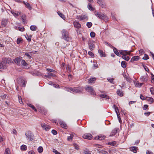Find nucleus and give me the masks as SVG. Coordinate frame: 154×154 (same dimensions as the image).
Returning a JSON list of instances; mask_svg holds the SVG:
<instances>
[{"instance_id": "nucleus-1", "label": "nucleus", "mask_w": 154, "mask_h": 154, "mask_svg": "<svg viewBox=\"0 0 154 154\" xmlns=\"http://www.w3.org/2000/svg\"><path fill=\"white\" fill-rule=\"evenodd\" d=\"M67 89L68 91H72L75 93H79L82 92L83 90V88L81 87H74L73 88L71 87H68L66 88Z\"/></svg>"}, {"instance_id": "nucleus-2", "label": "nucleus", "mask_w": 154, "mask_h": 154, "mask_svg": "<svg viewBox=\"0 0 154 154\" xmlns=\"http://www.w3.org/2000/svg\"><path fill=\"white\" fill-rule=\"evenodd\" d=\"M85 90L86 91L91 93V95H96V93L92 86L89 85L86 86L85 88Z\"/></svg>"}, {"instance_id": "nucleus-3", "label": "nucleus", "mask_w": 154, "mask_h": 154, "mask_svg": "<svg viewBox=\"0 0 154 154\" xmlns=\"http://www.w3.org/2000/svg\"><path fill=\"white\" fill-rule=\"evenodd\" d=\"M27 139L30 141L33 140L34 135L30 131H28L25 134Z\"/></svg>"}, {"instance_id": "nucleus-4", "label": "nucleus", "mask_w": 154, "mask_h": 154, "mask_svg": "<svg viewBox=\"0 0 154 154\" xmlns=\"http://www.w3.org/2000/svg\"><path fill=\"white\" fill-rule=\"evenodd\" d=\"M94 13L95 15L100 19L104 20L106 16L103 14H101L100 13L96 11H94Z\"/></svg>"}, {"instance_id": "nucleus-5", "label": "nucleus", "mask_w": 154, "mask_h": 154, "mask_svg": "<svg viewBox=\"0 0 154 154\" xmlns=\"http://www.w3.org/2000/svg\"><path fill=\"white\" fill-rule=\"evenodd\" d=\"M95 42L92 41H90L88 42V46L89 49L91 51L93 50L95 47Z\"/></svg>"}, {"instance_id": "nucleus-6", "label": "nucleus", "mask_w": 154, "mask_h": 154, "mask_svg": "<svg viewBox=\"0 0 154 154\" xmlns=\"http://www.w3.org/2000/svg\"><path fill=\"white\" fill-rule=\"evenodd\" d=\"M41 125L42 128L46 131H49L50 128V127L49 125H47L45 123H42Z\"/></svg>"}, {"instance_id": "nucleus-7", "label": "nucleus", "mask_w": 154, "mask_h": 154, "mask_svg": "<svg viewBox=\"0 0 154 154\" xmlns=\"http://www.w3.org/2000/svg\"><path fill=\"white\" fill-rule=\"evenodd\" d=\"M82 137L84 139L91 140L93 136L90 133H86L83 135Z\"/></svg>"}, {"instance_id": "nucleus-8", "label": "nucleus", "mask_w": 154, "mask_h": 154, "mask_svg": "<svg viewBox=\"0 0 154 154\" xmlns=\"http://www.w3.org/2000/svg\"><path fill=\"white\" fill-rule=\"evenodd\" d=\"M76 18L80 20H83L86 18H87V16L85 15H77Z\"/></svg>"}, {"instance_id": "nucleus-9", "label": "nucleus", "mask_w": 154, "mask_h": 154, "mask_svg": "<svg viewBox=\"0 0 154 154\" xmlns=\"http://www.w3.org/2000/svg\"><path fill=\"white\" fill-rule=\"evenodd\" d=\"M105 138V136L102 134L99 135L98 136L95 137V139L98 140H104Z\"/></svg>"}, {"instance_id": "nucleus-10", "label": "nucleus", "mask_w": 154, "mask_h": 154, "mask_svg": "<svg viewBox=\"0 0 154 154\" xmlns=\"http://www.w3.org/2000/svg\"><path fill=\"white\" fill-rule=\"evenodd\" d=\"M59 123L61 127L64 128L66 129L67 128V126L66 123L63 121L60 120L59 122Z\"/></svg>"}, {"instance_id": "nucleus-11", "label": "nucleus", "mask_w": 154, "mask_h": 154, "mask_svg": "<svg viewBox=\"0 0 154 154\" xmlns=\"http://www.w3.org/2000/svg\"><path fill=\"white\" fill-rule=\"evenodd\" d=\"M11 13L15 17H17L20 15L21 14V12L20 11H11Z\"/></svg>"}, {"instance_id": "nucleus-12", "label": "nucleus", "mask_w": 154, "mask_h": 154, "mask_svg": "<svg viewBox=\"0 0 154 154\" xmlns=\"http://www.w3.org/2000/svg\"><path fill=\"white\" fill-rule=\"evenodd\" d=\"M119 130V128H115L111 132L109 135V136H113L115 135L117 133V131Z\"/></svg>"}, {"instance_id": "nucleus-13", "label": "nucleus", "mask_w": 154, "mask_h": 154, "mask_svg": "<svg viewBox=\"0 0 154 154\" xmlns=\"http://www.w3.org/2000/svg\"><path fill=\"white\" fill-rule=\"evenodd\" d=\"M47 75H45L43 76V78H45L50 79L51 78V77L52 76H55V75H54L53 74L51 73H49V72H47Z\"/></svg>"}, {"instance_id": "nucleus-14", "label": "nucleus", "mask_w": 154, "mask_h": 154, "mask_svg": "<svg viewBox=\"0 0 154 154\" xmlns=\"http://www.w3.org/2000/svg\"><path fill=\"white\" fill-rule=\"evenodd\" d=\"M8 23V20L5 19H2L1 22V25L5 27L6 26Z\"/></svg>"}, {"instance_id": "nucleus-15", "label": "nucleus", "mask_w": 154, "mask_h": 154, "mask_svg": "<svg viewBox=\"0 0 154 154\" xmlns=\"http://www.w3.org/2000/svg\"><path fill=\"white\" fill-rule=\"evenodd\" d=\"M62 38L66 42H68L70 39L69 34L64 36H62Z\"/></svg>"}, {"instance_id": "nucleus-16", "label": "nucleus", "mask_w": 154, "mask_h": 154, "mask_svg": "<svg viewBox=\"0 0 154 154\" xmlns=\"http://www.w3.org/2000/svg\"><path fill=\"white\" fill-rule=\"evenodd\" d=\"M73 25L75 27L79 29L81 27V25L79 23V22L74 21L73 22Z\"/></svg>"}, {"instance_id": "nucleus-17", "label": "nucleus", "mask_w": 154, "mask_h": 154, "mask_svg": "<svg viewBox=\"0 0 154 154\" xmlns=\"http://www.w3.org/2000/svg\"><path fill=\"white\" fill-rule=\"evenodd\" d=\"M140 59V57L139 56H136L133 57L131 59L130 61L133 62L134 61H137Z\"/></svg>"}, {"instance_id": "nucleus-18", "label": "nucleus", "mask_w": 154, "mask_h": 154, "mask_svg": "<svg viewBox=\"0 0 154 154\" xmlns=\"http://www.w3.org/2000/svg\"><path fill=\"white\" fill-rule=\"evenodd\" d=\"M23 3L25 5V7L29 10H31L32 9V7L29 3L27 2H25L24 1H23Z\"/></svg>"}, {"instance_id": "nucleus-19", "label": "nucleus", "mask_w": 154, "mask_h": 154, "mask_svg": "<svg viewBox=\"0 0 154 154\" xmlns=\"http://www.w3.org/2000/svg\"><path fill=\"white\" fill-rule=\"evenodd\" d=\"M146 100L150 102V103H152L154 101V100L152 98L149 97H146Z\"/></svg>"}, {"instance_id": "nucleus-20", "label": "nucleus", "mask_w": 154, "mask_h": 154, "mask_svg": "<svg viewBox=\"0 0 154 154\" xmlns=\"http://www.w3.org/2000/svg\"><path fill=\"white\" fill-rule=\"evenodd\" d=\"M21 61V59L20 58L17 57L15 58L14 62L15 63L18 65H20V63Z\"/></svg>"}, {"instance_id": "nucleus-21", "label": "nucleus", "mask_w": 154, "mask_h": 154, "mask_svg": "<svg viewBox=\"0 0 154 154\" xmlns=\"http://www.w3.org/2000/svg\"><path fill=\"white\" fill-rule=\"evenodd\" d=\"M119 54H121L122 56H123V55L125 54H130V53L129 52H128V51H122L121 50L120 51H119Z\"/></svg>"}, {"instance_id": "nucleus-22", "label": "nucleus", "mask_w": 154, "mask_h": 154, "mask_svg": "<svg viewBox=\"0 0 154 154\" xmlns=\"http://www.w3.org/2000/svg\"><path fill=\"white\" fill-rule=\"evenodd\" d=\"M62 36L69 34L68 32L66 29H63L61 31Z\"/></svg>"}, {"instance_id": "nucleus-23", "label": "nucleus", "mask_w": 154, "mask_h": 154, "mask_svg": "<svg viewBox=\"0 0 154 154\" xmlns=\"http://www.w3.org/2000/svg\"><path fill=\"white\" fill-rule=\"evenodd\" d=\"M128 54H125L122 56V58L125 60L128 61L130 59V58L127 56Z\"/></svg>"}, {"instance_id": "nucleus-24", "label": "nucleus", "mask_w": 154, "mask_h": 154, "mask_svg": "<svg viewBox=\"0 0 154 154\" xmlns=\"http://www.w3.org/2000/svg\"><path fill=\"white\" fill-rule=\"evenodd\" d=\"M113 51L114 53L117 56H120V54L119 53L118 50L117 48L115 47L113 48Z\"/></svg>"}, {"instance_id": "nucleus-25", "label": "nucleus", "mask_w": 154, "mask_h": 154, "mask_svg": "<svg viewBox=\"0 0 154 154\" xmlns=\"http://www.w3.org/2000/svg\"><path fill=\"white\" fill-rule=\"evenodd\" d=\"M96 79L95 77H93L90 78L88 79V83H92L95 81Z\"/></svg>"}, {"instance_id": "nucleus-26", "label": "nucleus", "mask_w": 154, "mask_h": 154, "mask_svg": "<svg viewBox=\"0 0 154 154\" xmlns=\"http://www.w3.org/2000/svg\"><path fill=\"white\" fill-rule=\"evenodd\" d=\"M9 60H8L6 58H4L2 59V61L5 65L7 63H9Z\"/></svg>"}, {"instance_id": "nucleus-27", "label": "nucleus", "mask_w": 154, "mask_h": 154, "mask_svg": "<svg viewBox=\"0 0 154 154\" xmlns=\"http://www.w3.org/2000/svg\"><path fill=\"white\" fill-rule=\"evenodd\" d=\"M98 53L100 54L101 57H105L106 56L105 53H104L101 50H98Z\"/></svg>"}, {"instance_id": "nucleus-28", "label": "nucleus", "mask_w": 154, "mask_h": 154, "mask_svg": "<svg viewBox=\"0 0 154 154\" xmlns=\"http://www.w3.org/2000/svg\"><path fill=\"white\" fill-rule=\"evenodd\" d=\"M57 14L59 15L62 19L64 20H65L66 18L64 14H63L62 13H61L60 11H59L57 12Z\"/></svg>"}, {"instance_id": "nucleus-29", "label": "nucleus", "mask_w": 154, "mask_h": 154, "mask_svg": "<svg viewBox=\"0 0 154 154\" xmlns=\"http://www.w3.org/2000/svg\"><path fill=\"white\" fill-rule=\"evenodd\" d=\"M137 147H132L130 148V149L134 153L137 152Z\"/></svg>"}, {"instance_id": "nucleus-30", "label": "nucleus", "mask_w": 154, "mask_h": 154, "mask_svg": "<svg viewBox=\"0 0 154 154\" xmlns=\"http://www.w3.org/2000/svg\"><path fill=\"white\" fill-rule=\"evenodd\" d=\"M97 2L102 8H103L105 7V5L103 4V2L101 0H97Z\"/></svg>"}, {"instance_id": "nucleus-31", "label": "nucleus", "mask_w": 154, "mask_h": 154, "mask_svg": "<svg viewBox=\"0 0 154 154\" xmlns=\"http://www.w3.org/2000/svg\"><path fill=\"white\" fill-rule=\"evenodd\" d=\"M83 154H91L90 151H89L88 149H85L83 150Z\"/></svg>"}, {"instance_id": "nucleus-32", "label": "nucleus", "mask_w": 154, "mask_h": 154, "mask_svg": "<svg viewBox=\"0 0 154 154\" xmlns=\"http://www.w3.org/2000/svg\"><path fill=\"white\" fill-rule=\"evenodd\" d=\"M114 79L113 78H108L107 79V80L109 82L114 84L115 82L114 81Z\"/></svg>"}, {"instance_id": "nucleus-33", "label": "nucleus", "mask_w": 154, "mask_h": 154, "mask_svg": "<svg viewBox=\"0 0 154 154\" xmlns=\"http://www.w3.org/2000/svg\"><path fill=\"white\" fill-rule=\"evenodd\" d=\"M27 105L29 106L31 108L35 111L37 112V110L36 109L35 107L32 105L31 104H30V103H29V104H27Z\"/></svg>"}, {"instance_id": "nucleus-34", "label": "nucleus", "mask_w": 154, "mask_h": 154, "mask_svg": "<svg viewBox=\"0 0 154 154\" xmlns=\"http://www.w3.org/2000/svg\"><path fill=\"white\" fill-rule=\"evenodd\" d=\"M141 79L142 82H146L148 80V78L146 76H142Z\"/></svg>"}, {"instance_id": "nucleus-35", "label": "nucleus", "mask_w": 154, "mask_h": 154, "mask_svg": "<svg viewBox=\"0 0 154 154\" xmlns=\"http://www.w3.org/2000/svg\"><path fill=\"white\" fill-rule=\"evenodd\" d=\"M100 97L102 98H103L106 99H109V97L106 95L104 94H101L99 95Z\"/></svg>"}, {"instance_id": "nucleus-36", "label": "nucleus", "mask_w": 154, "mask_h": 154, "mask_svg": "<svg viewBox=\"0 0 154 154\" xmlns=\"http://www.w3.org/2000/svg\"><path fill=\"white\" fill-rule=\"evenodd\" d=\"M117 94L120 96H123V92L121 91L119 89H118L117 91Z\"/></svg>"}, {"instance_id": "nucleus-37", "label": "nucleus", "mask_w": 154, "mask_h": 154, "mask_svg": "<svg viewBox=\"0 0 154 154\" xmlns=\"http://www.w3.org/2000/svg\"><path fill=\"white\" fill-rule=\"evenodd\" d=\"M74 136V134L72 133L70 134V136H69L67 137V140L68 141H70V140H72Z\"/></svg>"}, {"instance_id": "nucleus-38", "label": "nucleus", "mask_w": 154, "mask_h": 154, "mask_svg": "<svg viewBox=\"0 0 154 154\" xmlns=\"http://www.w3.org/2000/svg\"><path fill=\"white\" fill-rule=\"evenodd\" d=\"M88 9L90 10L93 11L94 10V8L92 7V5L90 3L88 4Z\"/></svg>"}, {"instance_id": "nucleus-39", "label": "nucleus", "mask_w": 154, "mask_h": 154, "mask_svg": "<svg viewBox=\"0 0 154 154\" xmlns=\"http://www.w3.org/2000/svg\"><path fill=\"white\" fill-rule=\"evenodd\" d=\"M126 62L125 61H122L121 63V66L123 68H126Z\"/></svg>"}, {"instance_id": "nucleus-40", "label": "nucleus", "mask_w": 154, "mask_h": 154, "mask_svg": "<svg viewBox=\"0 0 154 154\" xmlns=\"http://www.w3.org/2000/svg\"><path fill=\"white\" fill-rule=\"evenodd\" d=\"M20 62L21 64L24 66H26L27 65V63H26L25 60H23L21 59V61Z\"/></svg>"}, {"instance_id": "nucleus-41", "label": "nucleus", "mask_w": 154, "mask_h": 154, "mask_svg": "<svg viewBox=\"0 0 154 154\" xmlns=\"http://www.w3.org/2000/svg\"><path fill=\"white\" fill-rule=\"evenodd\" d=\"M143 84V83H139L137 82L135 83V85L136 87H141Z\"/></svg>"}, {"instance_id": "nucleus-42", "label": "nucleus", "mask_w": 154, "mask_h": 154, "mask_svg": "<svg viewBox=\"0 0 154 154\" xmlns=\"http://www.w3.org/2000/svg\"><path fill=\"white\" fill-rule=\"evenodd\" d=\"M5 66V64H3L2 61H0V69H3Z\"/></svg>"}, {"instance_id": "nucleus-43", "label": "nucleus", "mask_w": 154, "mask_h": 154, "mask_svg": "<svg viewBox=\"0 0 154 154\" xmlns=\"http://www.w3.org/2000/svg\"><path fill=\"white\" fill-rule=\"evenodd\" d=\"M30 29L32 31L36 30L37 29V27L35 26L32 25L30 27Z\"/></svg>"}, {"instance_id": "nucleus-44", "label": "nucleus", "mask_w": 154, "mask_h": 154, "mask_svg": "<svg viewBox=\"0 0 154 154\" xmlns=\"http://www.w3.org/2000/svg\"><path fill=\"white\" fill-rule=\"evenodd\" d=\"M20 148L22 150H26L27 149V146L25 145H23L21 146Z\"/></svg>"}, {"instance_id": "nucleus-45", "label": "nucleus", "mask_w": 154, "mask_h": 154, "mask_svg": "<svg viewBox=\"0 0 154 154\" xmlns=\"http://www.w3.org/2000/svg\"><path fill=\"white\" fill-rule=\"evenodd\" d=\"M124 78L128 82H131V79L129 77H128V76H126L125 75H124Z\"/></svg>"}, {"instance_id": "nucleus-46", "label": "nucleus", "mask_w": 154, "mask_h": 154, "mask_svg": "<svg viewBox=\"0 0 154 154\" xmlns=\"http://www.w3.org/2000/svg\"><path fill=\"white\" fill-rule=\"evenodd\" d=\"M116 143V142L115 141L109 142L108 143V145H111L112 146H115Z\"/></svg>"}, {"instance_id": "nucleus-47", "label": "nucleus", "mask_w": 154, "mask_h": 154, "mask_svg": "<svg viewBox=\"0 0 154 154\" xmlns=\"http://www.w3.org/2000/svg\"><path fill=\"white\" fill-rule=\"evenodd\" d=\"M38 151L39 153H41L43 151V149L42 147L39 146L38 149Z\"/></svg>"}, {"instance_id": "nucleus-48", "label": "nucleus", "mask_w": 154, "mask_h": 154, "mask_svg": "<svg viewBox=\"0 0 154 154\" xmlns=\"http://www.w3.org/2000/svg\"><path fill=\"white\" fill-rule=\"evenodd\" d=\"M92 25V24L91 22H88L87 23L86 25L88 28H91Z\"/></svg>"}, {"instance_id": "nucleus-49", "label": "nucleus", "mask_w": 154, "mask_h": 154, "mask_svg": "<svg viewBox=\"0 0 154 154\" xmlns=\"http://www.w3.org/2000/svg\"><path fill=\"white\" fill-rule=\"evenodd\" d=\"M149 59V57L148 55L145 54L144 57L142 59L145 60H147Z\"/></svg>"}, {"instance_id": "nucleus-50", "label": "nucleus", "mask_w": 154, "mask_h": 154, "mask_svg": "<svg viewBox=\"0 0 154 154\" xmlns=\"http://www.w3.org/2000/svg\"><path fill=\"white\" fill-rule=\"evenodd\" d=\"M5 154H10V152L8 148H7L5 149Z\"/></svg>"}, {"instance_id": "nucleus-51", "label": "nucleus", "mask_w": 154, "mask_h": 154, "mask_svg": "<svg viewBox=\"0 0 154 154\" xmlns=\"http://www.w3.org/2000/svg\"><path fill=\"white\" fill-rule=\"evenodd\" d=\"M113 107L114 108L115 110V111L116 114L118 113L117 112V111H119V109H118V107L115 105H113Z\"/></svg>"}, {"instance_id": "nucleus-52", "label": "nucleus", "mask_w": 154, "mask_h": 154, "mask_svg": "<svg viewBox=\"0 0 154 154\" xmlns=\"http://www.w3.org/2000/svg\"><path fill=\"white\" fill-rule=\"evenodd\" d=\"M19 101L20 104H23V102L22 99V98L20 96H19L18 97Z\"/></svg>"}, {"instance_id": "nucleus-53", "label": "nucleus", "mask_w": 154, "mask_h": 154, "mask_svg": "<svg viewBox=\"0 0 154 154\" xmlns=\"http://www.w3.org/2000/svg\"><path fill=\"white\" fill-rule=\"evenodd\" d=\"M22 41V39L21 38H17V43L18 44H20V42Z\"/></svg>"}, {"instance_id": "nucleus-54", "label": "nucleus", "mask_w": 154, "mask_h": 154, "mask_svg": "<svg viewBox=\"0 0 154 154\" xmlns=\"http://www.w3.org/2000/svg\"><path fill=\"white\" fill-rule=\"evenodd\" d=\"M61 45L62 47L64 48L67 46L68 45V44L67 43H66V44L62 43Z\"/></svg>"}, {"instance_id": "nucleus-55", "label": "nucleus", "mask_w": 154, "mask_h": 154, "mask_svg": "<svg viewBox=\"0 0 154 154\" xmlns=\"http://www.w3.org/2000/svg\"><path fill=\"white\" fill-rule=\"evenodd\" d=\"M90 35L91 36L92 38H93V37H94L95 35V33L93 32H91L90 33Z\"/></svg>"}, {"instance_id": "nucleus-56", "label": "nucleus", "mask_w": 154, "mask_h": 154, "mask_svg": "<svg viewBox=\"0 0 154 154\" xmlns=\"http://www.w3.org/2000/svg\"><path fill=\"white\" fill-rule=\"evenodd\" d=\"M17 29L21 31H24L25 29L23 27H18V29Z\"/></svg>"}, {"instance_id": "nucleus-57", "label": "nucleus", "mask_w": 154, "mask_h": 154, "mask_svg": "<svg viewBox=\"0 0 154 154\" xmlns=\"http://www.w3.org/2000/svg\"><path fill=\"white\" fill-rule=\"evenodd\" d=\"M143 66L145 70L148 72H149V69L145 65H143Z\"/></svg>"}, {"instance_id": "nucleus-58", "label": "nucleus", "mask_w": 154, "mask_h": 154, "mask_svg": "<svg viewBox=\"0 0 154 154\" xmlns=\"http://www.w3.org/2000/svg\"><path fill=\"white\" fill-rule=\"evenodd\" d=\"M51 133L54 135H56L57 133V131L54 130H52L51 131Z\"/></svg>"}, {"instance_id": "nucleus-59", "label": "nucleus", "mask_w": 154, "mask_h": 154, "mask_svg": "<svg viewBox=\"0 0 154 154\" xmlns=\"http://www.w3.org/2000/svg\"><path fill=\"white\" fill-rule=\"evenodd\" d=\"M88 54L91 57H94V54L91 51H90L88 52Z\"/></svg>"}, {"instance_id": "nucleus-60", "label": "nucleus", "mask_w": 154, "mask_h": 154, "mask_svg": "<svg viewBox=\"0 0 154 154\" xmlns=\"http://www.w3.org/2000/svg\"><path fill=\"white\" fill-rule=\"evenodd\" d=\"M53 152L56 154H61L60 152L54 149H53Z\"/></svg>"}, {"instance_id": "nucleus-61", "label": "nucleus", "mask_w": 154, "mask_h": 154, "mask_svg": "<svg viewBox=\"0 0 154 154\" xmlns=\"http://www.w3.org/2000/svg\"><path fill=\"white\" fill-rule=\"evenodd\" d=\"M150 92L152 94H154V90L153 88H150Z\"/></svg>"}, {"instance_id": "nucleus-62", "label": "nucleus", "mask_w": 154, "mask_h": 154, "mask_svg": "<svg viewBox=\"0 0 154 154\" xmlns=\"http://www.w3.org/2000/svg\"><path fill=\"white\" fill-rule=\"evenodd\" d=\"M148 107V106L147 105H144L143 107V109L144 110L147 109Z\"/></svg>"}, {"instance_id": "nucleus-63", "label": "nucleus", "mask_w": 154, "mask_h": 154, "mask_svg": "<svg viewBox=\"0 0 154 154\" xmlns=\"http://www.w3.org/2000/svg\"><path fill=\"white\" fill-rule=\"evenodd\" d=\"M140 98L142 100H146V98H145V97L142 94H140Z\"/></svg>"}, {"instance_id": "nucleus-64", "label": "nucleus", "mask_w": 154, "mask_h": 154, "mask_svg": "<svg viewBox=\"0 0 154 154\" xmlns=\"http://www.w3.org/2000/svg\"><path fill=\"white\" fill-rule=\"evenodd\" d=\"M46 69L47 70L51 72H55V71L54 70L51 69L47 68Z\"/></svg>"}]
</instances>
